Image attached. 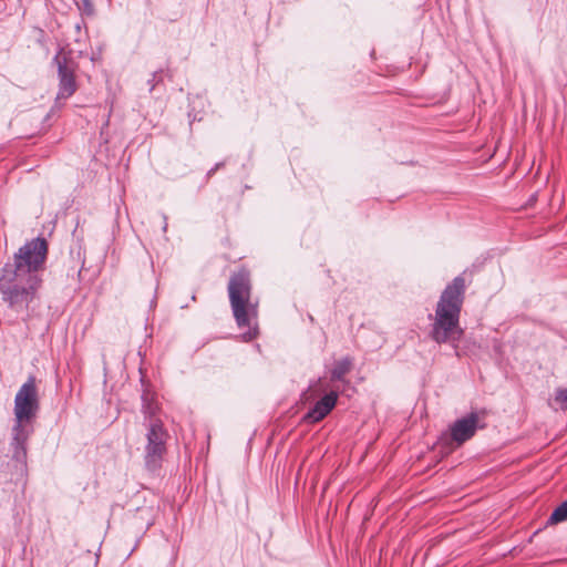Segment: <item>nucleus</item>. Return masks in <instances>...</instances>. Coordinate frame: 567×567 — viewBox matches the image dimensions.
<instances>
[{
    "instance_id": "nucleus-1",
    "label": "nucleus",
    "mask_w": 567,
    "mask_h": 567,
    "mask_svg": "<svg viewBox=\"0 0 567 567\" xmlns=\"http://www.w3.org/2000/svg\"><path fill=\"white\" fill-rule=\"evenodd\" d=\"M48 254V243L37 237L27 241L0 270V293L12 310H28L40 287L39 271Z\"/></svg>"
},
{
    "instance_id": "nucleus-2",
    "label": "nucleus",
    "mask_w": 567,
    "mask_h": 567,
    "mask_svg": "<svg viewBox=\"0 0 567 567\" xmlns=\"http://www.w3.org/2000/svg\"><path fill=\"white\" fill-rule=\"evenodd\" d=\"M466 284L457 276L442 291L436 303L430 337L439 344L450 343L457 348L464 331L460 326V316L464 302Z\"/></svg>"
},
{
    "instance_id": "nucleus-3",
    "label": "nucleus",
    "mask_w": 567,
    "mask_h": 567,
    "mask_svg": "<svg viewBox=\"0 0 567 567\" xmlns=\"http://www.w3.org/2000/svg\"><path fill=\"white\" fill-rule=\"evenodd\" d=\"M38 410L37 388L33 379L22 384L14 399V425L10 443L11 458L16 474L23 476L27 472V442L31 430L24 425Z\"/></svg>"
},
{
    "instance_id": "nucleus-4",
    "label": "nucleus",
    "mask_w": 567,
    "mask_h": 567,
    "mask_svg": "<svg viewBox=\"0 0 567 567\" xmlns=\"http://www.w3.org/2000/svg\"><path fill=\"white\" fill-rule=\"evenodd\" d=\"M251 285L249 275L240 270L231 275L228 282V296L231 311L239 329L247 330L243 333L245 341H251L258 334L257 307L250 302Z\"/></svg>"
},
{
    "instance_id": "nucleus-5",
    "label": "nucleus",
    "mask_w": 567,
    "mask_h": 567,
    "mask_svg": "<svg viewBox=\"0 0 567 567\" xmlns=\"http://www.w3.org/2000/svg\"><path fill=\"white\" fill-rule=\"evenodd\" d=\"M169 435L161 420H152L147 427L145 446V466L150 471H156L161 467L163 457L166 453V443Z\"/></svg>"
},
{
    "instance_id": "nucleus-6",
    "label": "nucleus",
    "mask_w": 567,
    "mask_h": 567,
    "mask_svg": "<svg viewBox=\"0 0 567 567\" xmlns=\"http://www.w3.org/2000/svg\"><path fill=\"white\" fill-rule=\"evenodd\" d=\"M53 61L58 65L59 92L58 99H69L76 91L73 63L66 58L56 54Z\"/></svg>"
},
{
    "instance_id": "nucleus-7",
    "label": "nucleus",
    "mask_w": 567,
    "mask_h": 567,
    "mask_svg": "<svg viewBox=\"0 0 567 567\" xmlns=\"http://www.w3.org/2000/svg\"><path fill=\"white\" fill-rule=\"evenodd\" d=\"M478 415L475 412L470 413L468 415L457 419L450 426V435L451 439L457 444L462 445L466 441L471 440L478 426Z\"/></svg>"
},
{
    "instance_id": "nucleus-8",
    "label": "nucleus",
    "mask_w": 567,
    "mask_h": 567,
    "mask_svg": "<svg viewBox=\"0 0 567 567\" xmlns=\"http://www.w3.org/2000/svg\"><path fill=\"white\" fill-rule=\"evenodd\" d=\"M338 393L331 391L316 402V404L305 414L303 420L309 423H317L323 420L336 406Z\"/></svg>"
},
{
    "instance_id": "nucleus-9",
    "label": "nucleus",
    "mask_w": 567,
    "mask_h": 567,
    "mask_svg": "<svg viewBox=\"0 0 567 567\" xmlns=\"http://www.w3.org/2000/svg\"><path fill=\"white\" fill-rule=\"evenodd\" d=\"M352 368V359L349 357L342 358L336 361L331 370L332 381H343L344 377L350 372Z\"/></svg>"
},
{
    "instance_id": "nucleus-10",
    "label": "nucleus",
    "mask_w": 567,
    "mask_h": 567,
    "mask_svg": "<svg viewBox=\"0 0 567 567\" xmlns=\"http://www.w3.org/2000/svg\"><path fill=\"white\" fill-rule=\"evenodd\" d=\"M567 520V499L558 505L549 516L547 524L556 525Z\"/></svg>"
},
{
    "instance_id": "nucleus-11",
    "label": "nucleus",
    "mask_w": 567,
    "mask_h": 567,
    "mask_svg": "<svg viewBox=\"0 0 567 567\" xmlns=\"http://www.w3.org/2000/svg\"><path fill=\"white\" fill-rule=\"evenodd\" d=\"M554 401L560 410H567V389H557Z\"/></svg>"
},
{
    "instance_id": "nucleus-12",
    "label": "nucleus",
    "mask_w": 567,
    "mask_h": 567,
    "mask_svg": "<svg viewBox=\"0 0 567 567\" xmlns=\"http://www.w3.org/2000/svg\"><path fill=\"white\" fill-rule=\"evenodd\" d=\"M80 9L86 14H92L94 10L91 0H81Z\"/></svg>"
},
{
    "instance_id": "nucleus-13",
    "label": "nucleus",
    "mask_w": 567,
    "mask_h": 567,
    "mask_svg": "<svg viewBox=\"0 0 567 567\" xmlns=\"http://www.w3.org/2000/svg\"><path fill=\"white\" fill-rule=\"evenodd\" d=\"M142 400H143V410H144V412L152 414L153 412H152L151 404L148 402V393H144L142 395Z\"/></svg>"
},
{
    "instance_id": "nucleus-14",
    "label": "nucleus",
    "mask_w": 567,
    "mask_h": 567,
    "mask_svg": "<svg viewBox=\"0 0 567 567\" xmlns=\"http://www.w3.org/2000/svg\"><path fill=\"white\" fill-rule=\"evenodd\" d=\"M156 75H157V73H156V72H154V73L152 74V79H151V80H148L150 91H153V90H154V86H155L154 81H155V79H156Z\"/></svg>"
},
{
    "instance_id": "nucleus-15",
    "label": "nucleus",
    "mask_w": 567,
    "mask_h": 567,
    "mask_svg": "<svg viewBox=\"0 0 567 567\" xmlns=\"http://www.w3.org/2000/svg\"><path fill=\"white\" fill-rule=\"evenodd\" d=\"M163 219H164L163 230L166 231L167 230V216L165 214H163Z\"/></svg>"
},
{
    "instance_id": "nucleus-16",
    "label": "nucleus",
    "mask_w": 567,
    "mask_h": 567,
    "mask_svg": "<svg viewBox=\"0 0 567 567\" xmlns=\"http://www.w3.org/2000/svg\"><path fill=\"white\" fill-rule=\"evenodd\" d=\"M223 166H224V163H223V162H220V163H217V164L214 166V168H216V171H217V169H219V168H220V167H223Z\"/></svg>"
},
{
    "instance_id": "nucleus-17",
    "label": "nucleus",
    "mask_w": 567,
    "mask_h": 567,
    "mask_svg": "<svg viewBox=\"0 0 567 567\" xmlns=\"http://www.w3.org/2000/svg\"><path fill=\"white\" fill-rule=\"evenodd\" d=\"M216 172V168H212L208 171L207 176L210 177Z\"/></svg>"
}]
</instances>
